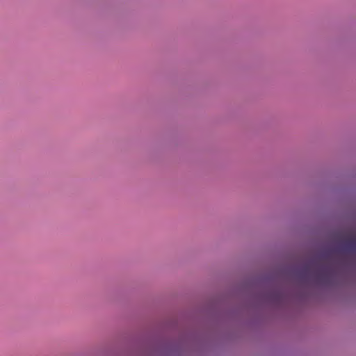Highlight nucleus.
Here are the masks:
<instances>
[{"label": "nucleus", "mask_w": 356, "mask_h": 356, "mask_svg": "<svg viewBox=\"0 0 356 356\" xmlns=\"http://www.w3.org/2000/svg\"><path fill=\"white\" fill-rule=\"evenodd\" d=\"M348 245L351 249H354L355 247V243L353 241H348Z\"/></svg>", "instance_id": "f257e3e1"}]
</instances>
